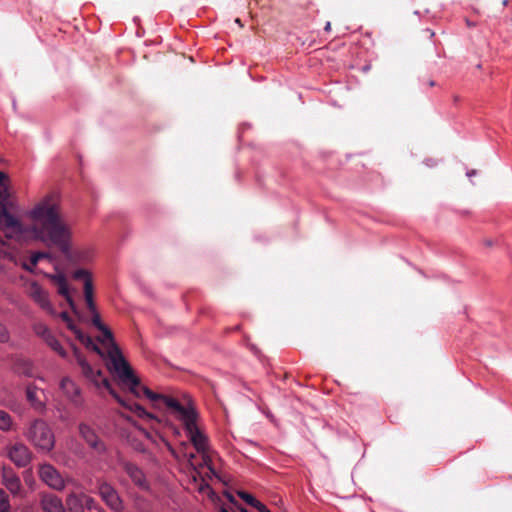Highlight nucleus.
Returning a JSON list of instances; mask_svg holds the SVG:
<instances>
[{
  "instance_id": "nucleus-41",
  "label": "nucleus",
  "mask_w": 512,
  "mask_h": 512,
  "mask_svg": "<svg viewBox=\"0 0 512 512\" xmlns=\"http://www.w3.org/2000/svg\"><path fill=\"white\" fill-rule=\"evenodd\" d=\"M475 173H476L475 170H472L471 172L467 173V176L471 177L472 175H475Z\"/></svg>"
},
{
  "instance_id": "nucleus-33",
  "label": "nucleus",
  "mask_w": 512,
  "mask_h": 512,
  "mask_svg": "<svg viewBox=\"0 0 512 512\" xmlns=\"http://www.w3.org/2000/svg\"><path fill=\"white\" fill-rule=\"evenodd\" d=\"M85 301L87 304V308L91 313L97 311L95 302L93 300V296H90L89 298H85Z\"/></svg>"
},
{
  "instance_id": "nucleus-35",
  "label": "nucleus",
  "mask_w": 512,
  "mask_h": 512,
  "mask_svg": "<svg viewBox=\"0 0 512 512\" xmlns=\"http://www.w3.org/2000/svg\"><path fill=\"white\" fill-rule=\"evenodd\" d=\"M53 336L54 335L52 334V332L49 329L44 335L41 336V338L46 342V341H48L49 338H51Z\"/></svg>"
},
{
  "instance_id": "nucleus-6",
  "label": "nucleus",
  "mask_w": 512,
  "mask_h": 512,
  "mask_svg": "<svg viewBox=\"0 0 512 512\" xmlns=\"http://www.w3.org/2000/svg\"><path fill=\"white\" fill-rule=\"evenodd\" d=\"M24 436L38 450L50 452L54 448V433L43 419L31 421L24 431Z\"/></svg>"
},
{
  "instance_id": "nucleus-26",
  "label": "nucleus",
  "mask_w": 512,
  "mask_h": 512,
  "mask_svg": "<svg viewBox=\"0 0 512 512\" xmlns=\"http://www.w3.org/2000/svg\"><path fill=\"white\" fill-rule=\"evenodd\" d=\"M48 330H49V328H48L45 324H43V323H41V322H39V323H35V324L33 325V331H34V332H35V334H36L37 336H39V337H41L42 335H44Z\"/></svg>"
},
{
  "instance_id": "nucleus-40",
  "label": "nucleus",
  "mask_w": 512,
  "mask_h": 512,
  "mask_svg": "<svg viewBox=\"0 0 512 512\" xmlns=\"http://www.w3.org/2000/svg\"><path fill=\"white\" fill-rule=\"evenodd\" d=\"M258 511H259V512H271V511L266 507V505H264V509H263V508H260Z\"/></svg>"
},
{
  "instance_id": "nucleus-37",
  "label": "nucleus",
  "mask_w": 512,
  "mask_h": 512,
  "mask_svg": "<svg viewBox=\"0 0 512 512\" xmlns=\"http://www.w3.org/2000/svg\"><path fill=\"white\" fill-rule=\"evenodd\" d=\"M19 482H14V481H11V482H7V487L10 489V490H13L15 486H17Z\"/></svg>"
},
{
  "instance_id": "nucleus-30",
  "label": "nucleus",
  "mask_w": 512,
  "mask_h": 512,
  "mask_svg": "<svg viewBox=\"0 0 512 512\" xmlns=\"http://www.w3.org/2000/svg\"><path fill=\"white\" fill-rule=\"evenodd\" d=\"M49 257V254L46 253V252H37V253H34L32 256H31V264L33 266H35L40 259H43V258H48Z\"/></svg>"
},
{
  "instance_id": "nucleus-18",
  "label": "nucleus",
  "mask_w": 512,
  "mask_h": 512,
  "mask_svg": "<svg viewBox=\"0 0 512 512\" xmlns=\"http://www.w3.org/2000/svg\"><path fill=\"white\" fill-rule=\"evenodd\" d=\"M40 480H54L60 478L58 471L50 464H42L38 470Z\"/></svg>"
},
{
  "instance_id": "nucleus-22",
  "label": "nucleus",
  "mask_w": 512,
  "mask_h": 512,
  "mask_svg": "<svg viewBox=\"0 0 512 512\" xmlns=\"http://www.w3.org/2000/svg\"><path fill=\"white\" fill-rule=\"evenodd\" d=\"M13 420L10 414L4 410H0V429L2 431H9L12 429Z\"/></svg>"
},
{
  "instance_id": "nucleus-28",
  "label": "nucleus",
  "mask_w": 512,
  "mask_h": 512,
  "mask_svg": "<svg viewBox=\"0 0 512 512\" xmlns=\"http://www.w3.org/2000/svg\"><path fill=\"white\" fill-rule=\"evenodd\" d=\"M10 339V334L6 326L0 322V343H6Z\"/></svg>"
},
{
  "instance_id": "nucleus-19",
  "label": "nucleus",
  "mask_w": 512,
  "mask_h": 512,
  "mask_svg": "<svg viewBox=\"0 0 512 512\" xmlns=\"http://www.w3.org/2000/svg\"><path fill=\"white\" fill-rule=\"evenodd\" d=\"M123 469L132 480H143L145 477L142 470L131 462H124Z\"/></svg>"
},
{
  "instance_id": "nucleus-27",
  "label": "nucleus",
  "mask_w": 512,
  "mask_h": 512,
  "mask_svg": "<svg viewBox=\"0 0 512 512\" xmlns=\"http://www.w3.org/2000/svg\"><path fill=\"white\" fill-rule=\"evenodd\" d=\"M84 296L85 298H89L90 296H93V283L91 278H87L84 281Z\"/></svg>"
},
{
  "instance_id": "nucleus-25",
  "label": "nucleus",
  "mask_w": 512,
  "mask_h": 512,
  "mask_svg": "<svg viewBox=\"0 0 512 512\" xmlns=\"http://www.w3.org/2000/svg\"><path fill=\"white\" fill-rule=\"evenodd\" d=\"M79 499L81 500L82 505L84 508H87L88 510L95 509V501L92 497L85 495V494H78Z\"/></svg>"
},
{
  "instance_id": "nucleus-36",
  "label": "nucleus",
  "mask_w": 512,
  "mask_h": 512,
  "mask_svg": "<svg viewBox=\"0 0 512 512\" xmlns=\"http://www.w3.org/2000/svg\"><path fill=\"white\" fill-rule=\"evenodd\" d=\"M7 182V175L3 172H0V186Z\"/></svg>"
},
{
  "instance_id": "nucleus-43",
  "label": "nucleus",
  "mask_w": 512,
  "mask_h": 512,
  "mask_svg": "<svg viewBox=\"0 0 512 512\" xmlns=\"http://www.w3.org/2000/svg\"><path fill=\"white\" fill-rule=\"evenodd\" d=\"M5 480H14V481H17L19 480L17 477H11V478H6Z\"/></svg>"
},
{
  "instance_id": "nucleus-11",
  "label": "nucleus",
  "mask_w": 512,
  "mask_h": 512,
  "mask_svg": "<svg viewBox=\"0 0 512 512\" xmlns=\"http://www.w3.org/2000/svg\"><path fill=\"white\" fill-rule=\"evenodd\" d=\"M25 393L27 401L34 410L38 412L45 410L46 399L45 393L42 389L38 388L35 384L30 383L26 386Z\"/></svg>"
},
{
  "instance_id": "nucleus-3",
  "label": "nucleus",
  "mask_w": 512,
  "mask_h": 512,
  "mask_svg": "<svg viewBox=\"0 0 512 512\" xmlns=\"http://www.w3.org/2000/svg\"><path fill=\"white\" fill-rule=\"evenodd\" d=\"M10 192L5 184L0 186V271L7 273L18 265L17 256L6 240L23 241L28 229L8 211Z\"/></svg>"
},
{
  "instance_id": "nucleus-44",
  "label": "nucleus",
  "mask_w": 512,
  "mask_h": 512,
  "mask_svg": "<svg viewBox=\"0 0 512 512\" xmlns=\"http://www.w3.org/2000/svg\"><path fill=\"white\" fill-rule=\"evenodd\" d=\"M507 3H508V0H502V5H503V6H506V5H507Z\"/></svg>"
},
{
  "instance_id": "nucleus-38",
  "label": "nucleus",
  "mask_w": 512,
  "mask_h": 512,
  "mask_svg": "<svg viewBox=\"0 0 512 512\" xmlns=\"http://www.w3.org/2000/svg\"><path fill=\"white\" fill-rule=\"evenodd\" d=\"M324 30H325L326 32H330V31H331V23H330V22H327V23H326V25H325V27H324Z\"/></svg>"
},
{
  "instance_id": "nucleus-31",
  "label": "nucleus",
  "mask_w": 512,
  "mask_h": 512,
  "mask_svg": "<svg viewBox=\"0 0 512 512\" xmlns=\"http://www.w3.org/2000/svg\"><path fill=\"white\" fill-rule=\"evenodd\" d=\"M73 277L75 279H84L86 280L87 278H91L88 271L84 270V269H78L74 272L73 274Z\"/></svg>"
},
{
  "instance_id": "nucleus-46",
  "label": "nucleus",
  "mask_w": 512,
  "mask_h": 512,
  "mask_svg": "<svg viewBox=\"0 0 512 512\" xmlns=\"http://www.w3.org/2000/svg\"><path fill=\"white\" fill-rule=\"evenodd\" d=\"M235 21H236V23H237V24H239L240 26H242V24H241V22H240V19H239V18H237Z\"/></svg>"
},
{
  "instance_id": "nucleus-7",
  "label": "nucleus",
  "mask_w": 512,
  "mask_h": 512,
  "mask_svg": "<svg viewBox=\"0 0 512 512\" xmlns=\"http://www.w3.org/2000/svg\"><path fill=\"white\" fill-rule=\"evenodd\" d=\"M60 318L66 323L67 328L73 332L77 340L83 344L87 349L95 352L96 354L103 356V351L101 348L94 343L93 339L82 332L81 329H79L72 321L71 317L69 316L68 312H61Z\"/></svg>"
},
{
  "instance_id": "nucleus-1",
  "label": "nucleus",
  "mask_w": 512,
  "mask_h": 512,
  "mask_svg": "<svg viewBox=\"0 0 512 512\" xmlns=\"http://www.w3.org/2000/svg\"><path fill=\"white\" fill-rule=\"evenodd\" d=\"M143 396H146L151 401L161 400L164 405L170 410L171 414L180 422H182L187 436L196 449L201 454V463L196 462V456L193 453L181 451L182 457L187 460L188 464L194 469L195 474L192 475L191 480H205L202 473L197 470L196 466L200 468H207L209 472L215 475L218 480H222L216 475L215 470L211 467V459L209 455V442L207 436L198 428L196 424L197 413L195 409L188 405H182L177 399L151 391L149 388H142Z\"/></svg>"
},
{
  "instance_id": "nucleus-32",
  "label": "nucleus",
  "mask_w": 512,
  "mask_h": 512,
  "mask_svg": "<svg viewBox=\"0 0 512 512\" xmlns=\"http://www.w3.org/2000/svg\"><path fill=\"white\" fill-rule=\"evenodd\" d=\"M9 508L8 496L6 492L0 489V508Z\"/></svg>"
},
{
  "instance_id": "nucleus-5",
  "label": "nucleus",
  "mask_w": 512,
  "mask_h": 512,
  "mask_svg": "<svg viewBox=\"0 0 512 512\" xmlns=\"http://www.w3.org/2000/svg\"><path fill=\"white\" fill-rule=\"evenodd\" d=\"M74 354L77 363L81 367L82 374L95 385L100 386L102 384L110 393V395L123 407L127 408L138 417L148 420H156L151 413L147 412L140 404L131 402L122 396H120L110 384L109 380L102 377V371H95L92 366L85 360L77 348L74 349Z\"/></svg>"
},
{
  "instance_id": "nucleus-16",
  "label": "nucleus",
  "mask_w": 512,
  "mask_h": 512,
  "mask_svg": "<svg viewBox=\"0 0 512 512\" xmlns=\"http://www.w3.org/2000/svg\"><path fill=\"white\" fill-rule=\"evenodd\" d=\"M41 505L46 512H66L61 499L53 494H44Z\"/></svg>"
},
{
  "instance_id": "nucleus-15",
  "label": "nucleus",
  "mask_w": 512,
  "mask_h": 512,
  "mask_svg": "<svg viewBox=\"0 0 512 512\" xmlns=\"http://www.w3.org/2000/svg\"><path fill=\"white\" fill-rule=\"evenodd\" d=\"M51 278H52L54 284L57 286L58 293L66 299V301L68 302L72 311L75 314H77L78 311H77L74 300L72 299V297L69 294L68 283H67V279H66L65 275L57 274V275H53Z\"/></svg>"
},
{
  "instance_id": "nucleus-42",
  "label": "nucleus",
  "mask_w": 512,
  "mask_h": 512,
  "mask_svg": "<svg viewBox=\"0 0 512 512\" xmlns=\"http://www.w3.org/2000/svg\"><path fill=\"white\" fill-rule=\"evenodd\" d=\"M0 512H9V508H0Z\"/></svg>"
},
{
  "instance_id": "nucleus-45",
  "label": "nucleus",
  "mask_w": 512,
  "mask_h": 512,
  "mask_svg": "<svg viewBox=\"0 0 512 512\" xmlns=\"http://www.w3.org/2000/svg\"><path fill=\"white\" fill-rule=\"evenodd\" d=\"M435 85V82L434 81H429V86L430 87H433Z\"/></svg>"
},
{
  "instance_id": "nucleus-13",
  "label": "nucleus",
  "mask_w": 512,
  "mask_h": 512,
  "mask_svg": "<svg viewBox=\"0 0 512 512\" xmlns=\"http://www.w3.org/2000/svg\"><path fill=\"white\" fill-rule=\"evenodd\" d=\"M60 389L63 394L74 404L82 403L81 392L79 387L69 378L64 377L60 382Z\"/></svg>"
},
{
  "instance_id": "nucleus-23",
  "label": "nucleus",
  "mask_w": 512,
  "mask_h": 512,
  "mask_svg": "<svg viewBox=\"0 0 512 512\" xmlns=\"http://www.w3.org/2000/svg\"><path fill=\"white\" fill-rule=\"evenodd\" d=\"M223 496L229 501L230 504L233 505V507L235 508V512H249L246 508L239 505L234 493L228 490H224Z\"/></svg>"
},
{
  "instance_id": "nucleus-20",
  "label": "nucleus",
  "mask_w": 512,
  "mask_h": 512,
  "mask_svg": "<svg viewBox=\"0 0 512 512\" xmlns=\"http://www.w3.org/2000/svg\"><path fill=\"white\" fill-rule=\"evenodd\" d=\"M66 504L70 512H84V506L76 493H71L68 496Z\"/></svg>"
},
{
  "instance_id": "nucleus-8",
  "label": "nucleus",
  "mask_w": 512,
  "mask_h": 512,
  "mask_svg": "<svg viewBox=\"0 0 512 512\" xmlns=\"http://www.w3.org/2000/svg\"><path fill=\"white\" fill-rule=\"evenodd\" d=\"M79 433L86 444L99 456H104L108 453V448L103 440L99 438L96 432L87 424L79 425Z\"/></svg>"
},
{
  "instance_id": "nucleus-10",
  "label": "nucleus",
  "mask_w": 512,
  "mask_h": 512,
  "mask_svg": "<svg viewBox=\"0 0 512 512\" xmlns=\"http://www.w3.org/2000/svg\"><path fill=\"white\" fill-rule=\"evenodd\" d=\"M27 293L47 313L51 315L55 313L49 301L48 293L37 282H32L29 285Z\"/></svg>"
},
{
  "instance_id": "nucleus-12",
  "label": "nucleus",
  "mask_w": 512,
  "mask_h": 512,
  "mask_svg": "<svg viewBox=\"0 0 512 512\" xmlns=\"http://www.w3.org/2000/svg\"><path fill=\"white\" fill-rule=\"evenodd\" d=\"M100 495L105 503L114 511L122 509V501L117 492L107 482H103L100 487Z\"/></svg>"
},
{
  "instance_id": "nucleus-47",
  "label": "nucleus",
  "mask_w": 512,
  "mask_h": 512,
  "mask_svg": "<svg viewBox=\"0 0 512 512\" xmlns=\"http://www.w3.org/2000/svg\"><path fill=\"white\" fill-rule=\"evenodd\" d=\"M23 267L27 270H30V268L26 264H23Z\"/></svg>"
},
{
  "instance_id": "nucleus-24",
  "label": "nucleus",
  "mask_w": 512,
  "mask_h": 512,
  "mask_svg": "<svg viewBox=\"0 0 512 512\" xmlns=\"http://www.w3.org/2000/svg\"><path fill=\"white\" fill-rule=\"evenodd\" d=\"M51 349H53L55 352H57L61 357H66L67 353L65 349L62 347V345L59 343V341L56 339L55 336L48 339V341L45 342Z\"/></svg>"
},
{
  "instance_id": "nucleus-21",
  "label": "nucleus",
  "mask_w": 512,
  "mask_h": 512,
  "mask_svg": "<svg viewBox=\"0 0 512 512\" xmlns=\"http://www.w3.org/2000/svg\"><path fill=\"white\" fill-rule=\"evenodd\" d=\"M236 494L245 501L248 505L254 507L255 509L259 510L260 508L264 509V504L257 500L253 495H251L248 492L238 490Z\"/></svg>"
},
{
  "instance_id": "nucleus-9",
  "label": "nucleus",
  "mask_w": 512,
  "mask_h": 512,
  "mask_svg": "<svg viewBox=\"0 0 512 512\" xmlns=\"http://www.w3.org/2000/svg\"><path fill=\"white\" fill-rule=\"evenodd\" d=\"M6 455L19 467L27 466L32 459V452L23 443L17 442L6 447Z\"/></svg>"
},
{
  "instance_id": "nucleus-4",
  "label": "nucleus",
  "mask_w": 512,
  "mask_h": 512,
  "mask_svg": "<svg viewBox=\"0 0 512 512\" xmlns=\"http://www.w3.org/2000/svg\"><path fill=\"white\" fill-rule=\"evenodd\" d=\"M99 330L103 333L104 338L112 343L108 351L110 359L108 368L116 374L119 382L127 387L130 393L136 398H141L143 396L142 388L146 387L141 385L140 379L134 374L131 366L124 359L119 347L114 343L112 332L106 326Z\"/></svg>"
},
{
  "instance_id": "nucleus-29",
  "label": "nucleus",
  "mask_w": 512,
  "mask_h": 512,
  "mask_svg": "<svg viewBox=\"0 0 512 512\" xmlns=\"http://www.w3.org/2000/svg\"><path fill=\"white\" fill-rule=\"evenodd\" d=\"M92 324L99 330V329H103L104 328V324L102 323L101 321V317H100V314L98 313V311H95V312H92Z\"/></svg>"
},
{
  "instance_id": "nucleus-2",
  "label": "nucleus",
  "mask_w": 512,
  "mask_h": 512,
  "mask_svg": "<svg viewBox=\"0 0 512 512\" xmlns=\"http://www.w3.org/2000/svg\"><path fill=\"white\" fill-rule=\"evenodd\" d=\"M32 220V232L36 239L48 246L53 245L67 255L70 251V228L60 216L57 197L47 195L29 212Z\"/></svg>"
},
{
  "instance_id": "nucleus-17",
  "label": "nucleus",
  "mask_w": 512,
  "mask_h": 512,
  "mask_svg": "<svg viewBox=\"0 0 512 512\" xmlns=\"http://www.w3.org/2000/svg\"><path fill=\"white\" fill-rule=\"evenodd\" d=\"M15 372L26 377H34L33 364L28 360H18L14 366Z\"/></svg>"
},
{
  "instance_id": "nucleus-14",
  "label": "nucleus",
  "mask_w": 512,
  "mask_h": 512,
  "mask_svg": "<svg viewBox=\"0 0 512 512\" xmlns=\"http://www.w3.org/2000/svg\"><path fill=\"white\" fill-rule=\"evenodd\" d=\"M198 489L200 493L207 495V497L216 505L219 512H235V508L229 509L224 505L222 496L211 488L209 482H201Z\"/></svg>"
},
{
  "instance_id": "nucleus-34",
  "label": "nucleus",
  "mask_w": 512,
  "mask_h": 512,
  "mask_svg": "<svg viewBox=\"0 0 512 512\" xmlns=\"http://www.w3.org/2000/svg\"><path fill=\"white\" fill-rule=\"evenodd\" d=\"M50 487L55 490H62L65 487V482H48Z\"/></svg>"
},
{
  "instance_id": "nucleus-39",
  "label": "nucleus",
  "mask_w": 512,
  "mask_h": 512,
  "mask_svg": "<svg viewBox=\"0 0 512 512\" xmlns=\"http://www.w3.org/2000/svg\"><path fill=\"white\" fill-rule=\"evenodd\" d=\"M139 485L142 487V488H147L148 487V482H144V481H141V482H138Z\"/></svg>"
}]
</instances>
